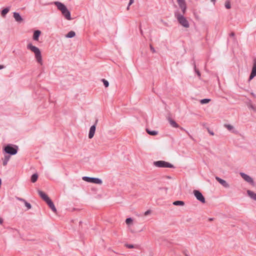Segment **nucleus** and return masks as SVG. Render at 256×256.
<instances>
[{
	"instance_id": "obj_44",
	"label": "nucleus",
	"mask_w": 256,
	"mask_h": 256,
	"mask_svg": "<svg viewBox=\"0 0 256 256\" xmlns=\"http://www.w3.org/2000/svg\"><path fill=\"white\" fill-rule=\"evenodd\" d=\"M210 134H212V135H214V133H213L212 132H210Z\"/></svg>"
},
{
	"instance_id": "obj_16",
	"label": "nucleus",
	"mask_w": 256,
	"mask_h": 256,
	"mask_svg": "<svg viewBox=\"0 0 256 256\" xmlns=\"http://www.w3.org/2000/svg\"><path fill=\"white\" fill-rule=\"evenodd\" d=\"M46 204H48L49 207L51 208V210L54 212H56V208H55V206L52 202L51 200H49Z\"/></svg>"
},
{
	"instance_id": "obj_2",
	"label": "nucleus",
	"mask_w": 256,
	"mask_h": 256,
	"mask_svg": "<svg viewBox=\"0 0 256 256\" xmlns=\"http://www.w3.org/2000/svg\"><path fill=\"white\" fill-rule=\"evenodd\" d=\"M27 48L34 54L36 62L42 65V60L40 50L36 46H33L31 43L27 45Z\"/></svg>"
},
{
	"instance_id": "obj_38",
	"label": "nucleus",
	"mask_w": 256,
	"mask_h": 256,
	"mask_svg": "<svg viewBox=\"0 0 256 256\" xmlns=\"http://www.w3.org/2000/svg\"><path fill=\"white\" fill-rule=\"evenodd\" d=\"M230 36H234V32H232L230 34Z\"/></svg>"
},
{
	"instance_id": "obj_1",
	"label": "nucleus",
	"mask_w": 256,
	"mask_h": 256,
	"mask_svg": "<svg viewBox=\"0 0 256 256\" xmlns=\"http://www.w3.org/2000/svg\"><path fill=\"white\" fill-rule=\"evenodd\" d=\"M54 4L56 6L58 9L62 12L63 16L68 20H70V12L66 6L60 2H54Z\"/></svg>"
},
{
	"instance_id": "obj_35",
	"label": "nucleus",
	"mask_w": 256,
	"mask_h": 256,
	"mask_svg": "<svg viewBox=\"0 0 256 256\" xmlns=\"http://www.w3.org/2000/svg\"><path fill=\"white\" fill-rule=\"evenodd\" d=\"M125 246L128 248H134V246L132 244H126Z\"/></svg>"
},
{
	"instance_id": "obj_30",
	"label": "nucleus",
	"mask_w": 256,
	"mask_h": 256,
	"mask_svg": "<svg viewBox=\"0 0 256 256\" xmlns=\"http://www.w3.org/2000/svg\"><path fill=\"white\" fill-rule=\"evenodd\" d=\"M224 127L229 130H232L234 128V126L230 124H224Z\"/></svg>"
},
{
	"instance_id": "obj_39",
	"label": "nucleus",
	"mask_w": 256,
	"mask_h": 256,
	"mask_svg": "<svg viewBox=\"0 0 256 256\" xmlns=\"http://www.w3.org/2000/svg\"><path fill=\"white\" fill-rule=\"evenodd\" d=\"M4 68V66L3 65H0V70Z\"/></svg>"
},
{
	"instance_id": "obj_15",
	"label": "nucleus",
	"mask_w": 256,
	"mask_h": 256,
	"mask_svg": "<svg viewBox=\"0 0 256 256\" xmlns=\"http://www.w3.org/2000/svg\"><path fill=\"white\" fill-rule=\"evenodd\" d=\"M247 194L252 199L256 202V193L252 190H248Z\"/></svg>"
},
{
	"instance_id": "obj_25",
	"label": "nucleus",
	"mask_w": 256,
	"mask_h": 256,
	"mask_svg": "<svg viewBox=\"0 0 256 256\" xmlns=\"http://www.w3.org/2000/svg\"><path fill=\"white\" fill-rule=\"evenodd\" d=\"M38 176L36 174H34L31 177V181L32 182H35L38 180Z\"/></svg>"
},
{
	"instance_id": "obj_24",
	"label": "nucleus",
	"mask_w": 256,
	"mask_h": 256,
	"mask_svg": "<svg viewBox=\"0 0 256 256\" xmlns=\"http://www.w3.org/2000/svg\"><path fill=\"white\" fill-rule=\"evenodd\" d=\"M10 156H4V160H3V165L6 166L10 160Z\"/></svg>"
},
{
	"instance_id": "obj_9",
	"label": "nucleus",
	"mask_w": 256,
	"mask_h": 256,
	"mask_svg": "<svg viewBox=\"0 0 256 256\" xmlns=\"http://www.w3.org/2000/svg\"><path fill=\"white\" fill-rule=\"evenodd\" d=\"M240 175L244 178V180L252 184V185H254L253 179L250 176L242 172L240 173Z\"/></svg>"
},
{
	"instance_id": "obj_41",
	"label": "nucleus",
	"mask_w": 256,
	"mask_h": 256,
	"mask_svg": "<svg viewBox=\"0 0 256 256\" xmlns=\"http://www.w3.org/2000/svg\"><path fill=\"white\" fill-rule=\"evenodd\" d=\"M216 0H211V2L214 4H215Z\"/></svg>"
},
{
	"instance_id": "obj_36",
	"label": "nucleus",
	"mask_w": 256,
	"mask_h": 256,
	"mask_svg": "<svg viewBox=\"0 0 256 256\" xmlns=\"http://www.w3.org/2000/svg\"><path fill=\"white\" fill-rule=\"evenodd\" d=\"M150 212H151L150 210H148L146 211V212H144V215L145 216H146L148 215L149 214H150Z\"/></svg>"
},
{
	"instance_id": "obj_18",
	"label": "nucleus",
	"mask_w": 256,
	"mask_h": 256,
	"mask_svg": "<svg viewBox=\"0 0 256 256\" xmlns=\"http://www.w3.org/2000/svg\"><path fill=\"white\" fill-rule=\"evenodd\" d=\"M168 121L170 123V124L174 128H178L179 126L178 124L172 119L169 118L168 119Z\"/></svg>"
},
{
	"instance_id": "obj_22",
	"label": "nucleus",
	"mask_w": 256,
	"mask_h": 256,
	"mask_svg": "<svg viewBox=\"0 0 256 256\" xmlns=\"http://www.w3.org/2000/svg\"><path fill=\"white\" fill-rule=\"evenodd\" d=\"M146 132L151 136H156L158 134V132L156 130H150L149 129L146 130Z\"/></svg>"
},
{
	"instance_id": "obj_31",
	"label": "nucleus",
	"mask_w": 256,
	"mask_h": 256,
	"mask_svg": "<svg viewBox=\"0 0 256 256\" xmlns=\"http://www.w3.org/2000/svg\"><path fill=\"white\" fill-rule=\"evenodd\" d=\"M102 81L104 82V84L105 87L107 88L109 86V82L108 80H106L105 79L103 78L102 79Z\"/></svg>"
},
{
	"instance_id": "obj_42",
	"label": "nucleus",
	"mask_w": 256,
	"mask_h": 256,
	"mask_svg": "<svg viewBox=\"0 0 256 256\" xmlns=\"http://www.w3.org/2000/svg\"><path fill=\"white\" fill-rule=\"evenodd\" d=\"M140 33L142 35L143 34V32L142 30H140Z\"/></svg>"
},
{
	"instance_id": "obj_33",
	"label": "nucleus",
	"mask_w": 256,
	"mask_h": 256,
	"mask_svg": "<svg viewBox=\"0 0 256 256\" xmlns=\"http://www.w3.org/2000/svg\"><path fill=\"white\" fill-rule=\"evenodd\" d=\"M180 8L182 9V13L184 14L185 12H186V5L184 6H183Z\"/></svg>"
},
{
	"instance_id": "obj_20",
	"label": "nucleus",
	"mask_w": 256,
	"mask_h": 256,
	"mask_svg": "<svg viewBox=\"0 0 256 256\" xmlns=\"http://www.w3.org/2000/svg\"><path fill=\"white\" fill-rule=\"evenodd\" d=\"M76 36V33L74 31H70L66 35V37L67 38H72Z\"/></svg>"
},
{
	"instance_id": "obj_43",
	"label": "nucleus",
	"mask_w": 256,
	"mask_h": 256,
	"mask_svg": "<svg viewBox=\"0 0 256 256\" xmlns=\"http://www.w3.org/2000/svg\"><path fill=\"white\" fill-rule=\"evenodd\" d=\"M129 8H130V6H128V7L126 8L127 10H129Z\"/></svg>"
},
{
	"instance_id": "obj_8",
	"label": "nucleus",
	"mask_w": 256,
	"mask_h": 256,
	"mask_svg": "<svg viewBox=\"0 0 256 256\" xmlns=\"http://www.w3.org/2000/svg\"><path fill=\"white\" fill-rule=\"evenodd\" d=\"M255 76H256V58H254L253 60L252 70L250 74L248 80H252Z\"/></svg>"
},
{
	"instance_id": "obj_13",
	"label": "nucleus",
	"mask_w": 256,
	"mask_h": 256,
	"mask_svg": "<svg viewBox=\"0 0 256 256\" xmlns=\"http://www.w3.org/2000/svg\"><path fill=\"white\" fill-rule=\"evenodd\" d=\"M41 34V32L40 30H36L33 34V40L38 41L39 37Z\"/></svg>"
},
{
	"instance_id": "obj_27",
	"label": "nucleus",
	"mask_w": 256,
	"mask_h": 256,
	"mask_svg": "<svg viewBox=\"0 0 256 256\" xmlns=\"http://www.w3.org/2000/svg\"><path fill=\"white\" fill-rule=\"evenodd\" d=\"M133 220L132 218H128L126 220V223L128 225H130L132 224Z\"/></svg>"
},
{
	"instance_id": "obj_10",
	"label": "nucleus",
	"mask_w": 256,
	"mask_h": 256,
	"mask_svg": "<svg viewBox=\"0 0 256 256\" xmlns=\"http://www.w3.org/2000/svg\"><path fill=\"white\" fill-rule=\"evenodd\" d=\"M216 179L224 187L226 188H228L230 187L229 184L225 180H224L218 176H216Z\"/></svg>"
},
{
	"instance_id": "obj_6",
	"label": "nucleus",
	"mask_w": 256,
	"mask_h": 256,
	"mask_svg": "<svg viewBox=\"0 0 256 256\" xmlns=\"http://www.w3.org/2000/svg\"><path fill=\"white\" fill-rule=\"evenodd\" d=\"M193 194L198 200L200 201L203 204L205 203V198L199 190H194Z\"/></svg>"
},
{
	"instance_id": "obj_7",
	"label": "nucleus",
	"mask_w": 256,
	"mask_h": 256,
	"mask_svg": "<svg viewBox=\"0 0 256 256\" xmlns=\"http://www.w3.org/2000/svg\"><path fill=\"white\" fill-rule=\"evenodd\" d=\"M16 148L11 146L10 145H8L4 148V151L12 155L16 154L17 153V146Z\"/></svg>"
},
{
	"instance_id": "obj_12",
	"label": "nucleus",
	"mask_w": 256,
	"mask_h": 256,
	"mask_svg": "<svg viewBox=\"0 0 256 256\" xmlns=\"http://www.w3.org/2000/svg\"><path fill=\"white\" fill-rule=\"evenodd\" d=\"M96 129V126L94 124L92 126L90 129L89 134H88V138L91 139L92 138L94 134Z\"/></svg>"
},
{
	"instance_id": "obj_19",
	"label": "nucleus",
	"mask_w": 256,
	"mask_h": 256,
	"mask_svg": "<svg viewBox=\"0 0 256 256\" xmlns=\"http://www.w3.org/2000/svg\"><path fill=\"white\" fill-rule=\"evenodd\" d=\"M10 10V7H6L4 8L1 12V15L3 18H4L6 14L9 12Z\"/></svg>"
},
{
	"instance_id": "obj_4",
	"label": "nucleus",
	"mask_w": 256,
	"mask_h": 256,
	"mask_svg": "<svg viewBox=\"0 0 256 256\" xmlns=\"http://www.w3.org/2000/svg\"><path fill=\"white\" fill-rule=\"evenodd\" d=\"M155 166L159 168H174V166L168 162L163 160H159L154 162Z\"/></svg>"
},
{
	"instance_id": "obj_29",
	"label": "nucleus",
	"mask_w": 256,
	"mask_h": 256,
	"mask_svg": "<svg viewBox=\"0 0 256 256\" xmlns=\"http://www.w3.org/2000/svg\"><path fill=\"white\" fill-rule=\"evenodd\" d=\"M248 106L250 109L252 110L254 112H256V107H255L252 104H248Z\"/></svg>"
},
{
	"instance_id": "obj_37",
	"label": "nucleus",
	"mask_w": 256,
	"mask_h": 256,
	"mask_svg": "<svg viewBox=\"0 0 256 256\" xmlns=\"http://www.w3.org/2000/svg\"><path fill=\"white\" fill-rule=\"evenodd\" d=\"M134 0H130L129 3H128V6H130L134 3Z\"/></svg>"
},
{
	"instance_id": "obj_3",
	"label": "nucleus",
	"mask_w": 256,
	"mask_h": 256,
	"mask_svg": "<svg viewBox=\"0 0 256 256\" xmlns=\"http://www.w3.org/2000/svg\"><path fill=\"white\" fill-rule=\"evenodd\" d=\"M175 16L177 18L179 24L182 26L184 27L188 28L190 26L186 18L182 14L178 13H176L175 14Z\"/></svg>"
},
{
	"instance_id": "obj_40",
	"label": "nucleus",
	"mask_w": 256,
	"mask_h": 256,
	"mask_svg": "<svg viewBox=\"0 0 256 256\" xmlns=\"http://www.w3.org/2000/svg\"><path fill=\"white\" fill-rule=\"evenodd\" d=\"M3 222V220L0 218V224H2Z\"/></svg>"
},
{
	"instance_id": "obj_32",
	"label": "nucleus",
	"mask_w": 256,
	"mask_h": 256,
	"mask_svg": "<svg viewBox=\"0 0 256 256\" xmlns=\"http://www.w3.org/2000/svg\"><path fill=\"white\" fill-rule=\"evenodd\" d=\"M225 7L227 9H230L231 8L230 4L229 2H226L225 3Z\"/></svg>"
},
{
	"instance_id": "obj_28",
	"label": "nucleus",
	"mask_w": 256,
	"mask_h": 256,
	"mask_svg": "<svg viewBox=\"0 0 256 256\" xmlns=\"http://www.w3.org/2000/svg\"><path fill=\"white\" fill-rule=\"evenodd\" d=\"M210 101V99L205 98V99L202 100L200 101V102L201 104H206L209 102Z\"/></svg>"
},
{
	"instance_id": "obj_11",
	"label": "nucleus",
	"mask_w": 256,
	"mask_h": 256,
	"mask_svg": "<svg viewBox=\"0 0 256 256\" xmlns=\"http://www.w3.org/2000/svg\"><path fill=\"white\" fill-rule=\"evenodd\" d=\"M38 193L41 198L44 200L46 202H47L50 199L48 196L47 194H46L42 190H38Z\"/></svg>"
},
{
	"instance_id": "obj_26",
	"label": "nucleus",
	"mask_w": 256,
	"mask_h": 256,
	"mask_svg": "<svg viewBox=\"0 0 256 256\" xmlns=\"http://www.w3.org/2000/svg\"><path fill=\"white\" fill-rule=\"evenodd\" d=\"M193 64H194V70H195V72L197 74L198 76L200 77V72L198 70L196 69V64H195V62H193Z\"/></svg>"
},
{
	"instance_id": "obj_17",
	"label": "nucleus",
	"mask_w": 256,
	"mask_h": 256,
	"mask_svg": "<svg viewBox=\"0 0 256 256\" xmlns=\"http://www.w3.org/2000/svg\"><path fill=\"white\" fill-rule=\"evenodd\" d=\"M17 199L20 201L24 202L28 210L31 208V204L30 203L28 202L25 200L20 198H18Z\"/></svg>"
},
{
	"instance_id": "obj_14",
	"label": "nucleus",
	"mask_w": 256,
	"mask_h": 256,
	"mask_svg": "<svg viewBox=\"0 0 256 256\" xmlns=\"http://www.w3.org/2000/svg\"><path fill=\"white\" fill-rule=\"evenodd\" d=\"M14 18L18 22H20L22 20V18L19 13L16 12H14Z\"/></svg>"
},
{
	"instance_id": "obj_5",
	"label": "nucleus",
	"mask_w": 256,
	"mask_h": 256,
	"mask_svg": "<svg viewBox=\"0 0 256 256\" xmlns=\"http://www.w3.org/2000/svg\"><path fill=\"white\" fill-rule=\"evenodd\" d=\"M82 180L86 182L94 183V184H102V181L100 179L98 178H90L88 176H84L82 177Z\"/></svg>"
},
{
	"instance_id": "obj_23",
	"label": "nucleus",
	"mask_w": 256,
	"mask_h": 256,
	"mask_svg": "<svg viewBox=\"0 0 256 256\" xmlns=\"http://www.w3.org/2000/svg\"><path fill=\"white\" fill-rule=\"evenodd\" d=\"M180 8L186 5L184 0H178L177 1Z\"/></svg>"
},
{
	"instance_id": "obj_21",
	"label": "nucleus",
	"mask_w": 256,
	"mask_h": 256,
	"mask_svg": "<svg viewBox=\"0 0 256 256\" xmlns=\"http://www.w3.org/2000/svg\"><path fill=\"white\" fill-rule=\"evenodd\" d=\"M173 204L174 206H184V202L182 200H176L173 202Z\"/></svg>"
},
{
	"instance_id": "obj_34",
	"label": "nucleus",
	"mask_w": 256,
	"mask_h": 256,
	"mask_svg": "<svg viewBox=\"0 0 256 256\" xmlns=\"http://www.w3.org/2000/svg\"><path fill=\"white\" fill-rule=\"evenodd\" d=\"M150 47L152 53H155L156 52L154 48L152 46V44H150Z\"/></svg>"
}]
</instances>
